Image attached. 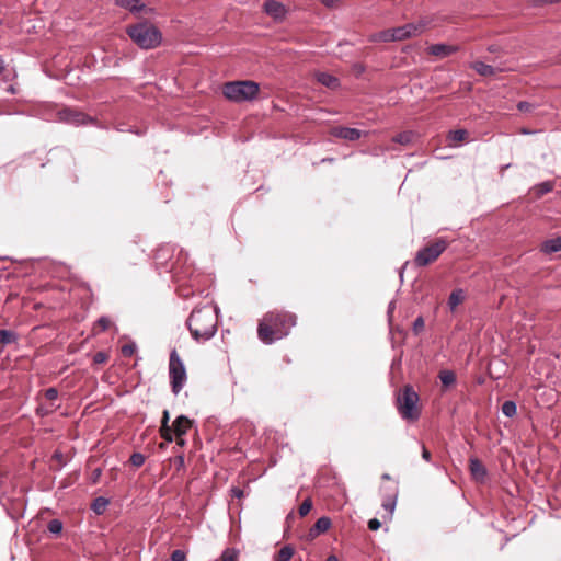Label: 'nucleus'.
Returning a JSON list of instances; mask_svg holds the SVG:
<instances>
[{
    "label": "nucleus",
    "mask_w": 561,
    "mask_h": 561,
    "mask_svg": "<svg viewBox=\"0 0 561 561\" xmlns=\"http://www.w3.org/2000/svg\"><path fill=\"white\" fill-rule=\"evenodd\" d=\"M561 0H534L535 5L560 3Z\"/></svg>",
    "instance_id": "obj_46"
},
{
    "label": "nucleus",
    "mask_w": 561,
    "mask_h": 561,
    "mask_svg": "<svg viewBox=\"0 0 561 561\" xmlns=\"http://www.w3.org/2000/svg\"><path fill=\"white\" fill-rule=\"evenodd\" d=\"M438 377L444 387H450L456 382V375L451 370H442Z\"/></svg>",
    "instance_id": "obj_27"
},
{
    "label": "nucleus",
    "mask_w": 561,
    "mask_h": 561,
    "mask_svg": "<svg viewBox=\"0 0 561 561\" xmlns=\"http://www.w3.org/2000/svg\"><path fill=\"white\" fill-rule=\"evenodd\" d=\"M18 341V334L11 330H0V344L9 345Z\"/></svg>",
    "instance_id": "obj_24"
},
{
    "label": "nucleus",
    "mask_w": 561,
    "mask_h": 561,
    "mask_svg": "<svg viewBox=\"0 0 561 561\" xmlns=\"http://www.w3.org/2000/svg\"><path fill=\"white\" fill-rule=\"evenodd\" d=\"M232 491H233V494H234L237 497H241V496H242V494H243V492H242L241 490H239V489H233Z\"/></svg>",
    "instance_id": "obj_50"
},
{
    "label": "nucleus",
    "mask_w": 561,
    "mask_h": 561,
    "mask_svg": "<svg viewBox=\"0 0 561 561\" xmlns=\"http://www.w3.org/2000/svg\"><path fill=\"white\" fill-rule=\"evenodd\" d=\"M425 327V322H424V319L422 317H417L414 322H413V332L415 334H419L420 332L423 331Z\"/></svg>",
    "instance_id": "obj_38"
},
{
    "label": "nucleus",
    "mask_w": 561,
    "mask_h": 561,
    "mask_svg": "<svg viewBox=\"0 0 561 561\" xmlns=\"http://www.w3.org/2000/svg\"><path fill=\"white\" fill-rule=\"evenodd\" d=\"M296 324V316L283 311L267 312L259 323L257 335L265 344L283 339Z\"/></svg>",
    "instance_id": "obj_1"
},
{
    "label": "nucleus",
    "mask_w": 561,
    "mask_h": 561,
    "mask_svg": "<svg viewBox=\"0 0 561 561\" xmlns=\"http://www.w3.org/2000/svg\"><path fill=\"white\" fill-rule=\"evenodd\" d=\"M169 419H170L169 411L164 410L162 420H161V426L164 427V431L167 430V426H169Z\"/></svg>",
    "instance_id": "obj_45"
},
{
    "label": "nucleus",
    "mask_w": 561,
    "mask_h": 561,
    "mask_svg": "<svg viewBox=\"0 0 561 561\" xmlns=\"http://www.w3.org/2000/svg\"><path fill=\"white\" fill-rule=\"evenodd\" d=\"M172 433H174L172 426H167L165 431L163 426L160 427V435L168 443H171L173 440Z\"/></svg>",
    "instance_id": "obj_37"
},
{
    "label": "nucleus",
    "mask_w": 561,
    "mask_h": 561,
    "mask_svg": "<svg viewBox=\"0 0 561 561\" xmlns=\"http://www.w3.org/2000/svg\"><path fill=\"white\" fill-rule=\"evenodd\" d=\"M237 554V550L228 548L222 552L221 561H236Z\"/></svg>",
    "instance_id": "obj_35"
},
{
    "label": "nucleus",
    "mask_w": 561,
    "mask_h": 561,
    "mask_svg": "<svg viewBox=\"0 0 561 561\" xmlns=\"http://www.w3.org/2000/svg\"><path fill=\"white\" fill-rule=\"evenodd\" d=\"M415 137V134L413 131H403L398 135H396L392 138V141L400 144V145H409L413 141V138Z\"/></svg>",
    "instance_id": "obj_26"
},
{
    "label": "nucleus",
    "mask_w": 561,
    "mask_h": 561,
    "mask_svg": "<svg viewBox=\"0 0 561 561\" xmlns=\"http://www.w3.org/2000/svg\"><path fill=\"white\" fill-rule=\"evenodd\" d=\"M467 137H468L467 130L456 129V130H450L448 133L447 139H448L450 146H458L462 141H465L467 139Z\"/></svg>",
    "instance_id": "obj_21"
},
{
    "label": "nucleus",
    "mask_w": 561,
    "mask_h": 561,
    "mask_svg": "<svg viewBox=\"0 0 561 561\" xmlns=\"http://www.w3.org/2000/svg\"><path fill=\"white\" fill-rule=\"evenodd\" d=\"M215 333H216V328L213 325V331H211L213 336L215 335Z\"/></svg>",
    "instance_id": "obj_56"
},
{
    "label": "nucleus",
    "mask_w": 561,
    "mask_h": 561,
    "mask_svg": "<svg viewBox=\"0 0 561 561\" xmlns=\"http://www.w3.org/2000/svg\"><path fill=\"white\" fill-rule=\"evenodd\" d=\"M393 308H394V302L392 301V302L389 304V308H388V313L389 314L392 312Z\"/></svg>",
    "instance_id": "obj_51"
},
{
    "label": "nucleus",
    "mask_w": 561,
    "mask_h": 561,
    "mask_svg": "<svg viewBox=\"0 0 561 561\" xmlns=\"http://www.w3.org/2000/svg\"><path fill=\"white\" fill-rule=\"evenodd\" d=\"M64 525L60 519L54 518L48 522L47 529L53 535H59L62 531Z\"/></svg>",
    "instance_id": "obj_32"
},
{
    "label": "nucleus",
    "mask_w": 561,
    "mask_h": 561,
    "mask_svg": "<svg viewBox=\"0 0 561 561\" xmlns=\"http://www.w3.org/2000/svg\"><path fill=\"white\" fill-rule=\"evenodd\" d=\"M169 378L171 391L178 396L186 383L187 375L185 365L175 348L170 353Z\"/></svg>",
    "instance_id": "obj_5"
},
{
    "label": "nucleus",
    "mask_w": 561,
    "mask_h": 561,
    "mask_svg": "<svg viewBox=\"0 0 561 561\" xmlns=\"http://www.w3.org/2000/svg\"><path fill=\"white\" fill-rule=\"evenodd\" d=\"M469 470L472 478L478 482H483L486 478V468L478 458H470Z\"/></svg>",
    "instance_id": "obj_14"
},
{
    "label": "nucleus",
    "mask_w": 561,
    "mask_h": 561,
    "mask_svg": "<svg viewBox=\"0 0 561 561\" xmlns=\"http://www.w3.org/2000/svg\"><path fill=\"white\" fill-rule=\"evenodd\" d=\"M381 523L377 518H373L368 522V528L373 531H376L380 528Z\"/></svg>",
    "instance_id": "obj_44"
},
{
    "label": "nucleus",
    "mask_w": 561,
    "mask_h": 561,
    "mask_svg": "<svg viewBox=\"0 0 561 561\" xmlns=\"http://www.w3.org/2000/svg\"><path fill=\"white\" fill-rule=\"evenodd\" d=\"M312 508V502L309 499H306L299 506L300 516H306L310 510Z\"/></svg>",
    "instance_id": "obj_36"
},
{
    "label": "nucleus",
    "mask_w": 561,
    "mask_h": 561,
    "mask_svg": "<svg viewBox=\"0 0 561 561\" xmlns=\"http://www.w3.org/2000/svg\"><path fill=\"white\" fill-rule=\"evenodd\" d=\"M294 556V549L290 546H284L277 556L278 561H289Z\"/></svg>",
    "instance_id": "obj_33"
},
{
    "label": "nucleus",
    "mask_w": 561,
    "mask_h": 561,
    "mask_svg": "<svg viewBox=\"0 0 561 561\" xmlns=\"http://www.w3.org/2000/svg\"><path fill=\"white\" fill-rule=\"evenodd\" d=\"M331 519L327 516L320 517L316 524L309 529L308 537L314 539L320 534L328 531L331 527Z\"/></svg>",
    "instance_id": "obj_15"
},
{
    "label": "nucleus",
    "mask_w": 561,
    "mask_h": 561,
    "mask_svg": "<svg viewBox=\"0 0 561 561\" xmlns=\"http://www.w3.org/2000/svg\"><path fill=\"white\" fill-rule=\"evenodd\" d=\"M470 67L483 77H490L496 73V69L493 66L482 61H474L470 65Z\"/></svg>",
    "instance_id": "obj_19"
},
{
    "label": "nucleus",
    "mask_w": 561,
    "mask_h": 561,
    "mask_svg": "<svg viewBox=\"0 0 561 561\" xmlns=\"http://www.w3.org/2000/svg\"><path fill=\"white\" fill-rule=\"evenodd\" d=\"M111 325H112V321H111V319H110L108 317H106V316H103V317H101V318L96 321V323H95V325H94L93 330H94V332H95V333H100V332H104V331H106L107 329H110V328H111Z\"/></svg>",
    "instance_id": "obj_29"
},
{
    "label": "nucleus",
    "mask_w": 561,
    "mask_h": 561,
    "mask_svg": "<svg viewBox=\"0 0 561 561\" xmlns=\"http://www.w3.org/2000/svg\"><path fill=\"white\" fill-rule=\"evenodd\" d=\"M145 460L146 458L141 453H133L129 458L130 463L137 468L141 467L145 463Z\"/></svg>",
    "instance_id": "obj_34"
},
{
    "label": "nucleus",
    "mask_w": 561,
    "mask_h": 561,
    "mask_svg": "<svg viewBox=\"0 0 561 561\" xmlns=\"http://www.w3.org/2000/svg\"><path fill=\"white\" fill-rule=\"evenodd\" d=\"M466 293L461 288L454 289L448 297V308L450 311H455L456 308L465 301Z\"/></svg>",
    "instance_id": "obj_17"
},
{
    "label": "nucleus",
    "mask_w": 561,
    "mask_h": 561,
    "mask_svg": "<svg viewBox=\"0 0 561 561\" xmlns=\"http://www.w3.org/2000/svg\"><path fill=\"white\" fill-rule=\"evenodd\" d=\"M58 117L61 122L77 126L85 125L92 121L87 114L70 107L60 110Z\"/></svg>",
    "instance_id": "obj_9"
},
{
    "label": "nucleus",
    "mask_w": 561,
    "mask_h": 561,
    "mask_svg": "<svg viewBox=\"0 0 561 561\" xmlns=\"http://www.w3.org/2000/svg\"><path fill=\"white\" fill-rule=\"evenodd\" d=\"M396 504H397V494L396 493L387 496L382 501V507L389 513V515L393 514Z\"/></svg>",
    "instance_id": "obj_31"
},
{
    "label": "nucleus",
    "mask_w": 561,
    "mask_h": 561,
    "mask_svg": "<svg viewBox=\"0 0 561 561\" xmlns=\"http://www.w3.org/2000/svg\"><path fill=\"white\" fill-rule=\"evenodd\" d=\"M136 351V346L134 344H126L122 347V354L124 356H131Z\"/></svg>",
    "instance_id": "obj_42"
},
{
    "label": "nucleus",
    "mask_w": 561,
    "mask_h": 561,
    "mask_svg": "<svg viewBox=\"0 0 561 561\" xmlns=\"http://www.w3.org/2000/svg\"><path fill=\"white\" fill-rule=\"evenodd\" d=\"M422 458L426 461L431 460V453L426 449L424 445H422Z\"/></svg>",
    "instance_id": "obj_47"
},
{
    "label": "nucleus",
    "mask_w": 561,
    "mask_h": 561,
    "mask_svg": "<svg viewBox=\"0 0 561 561\" xmlns=\"http://www.w3.org/2000/svg\"><path fill=\"white\" fill-rule=\"evenodd\" d=\"M331 135L344 140L355 141L363 136V131L357 128L337 126L331 129Z\"/></svg>",
    "instance_id": "obj_12"
},
{
    "label": "nucleus",
    "mask_w": 561,
    "mask_h": 561,
    "mask_svg": "<svg viewBox=\"0 0 561 561\" xmlns=\"http://www.w3.org/2000/svg\"><path fill=\"white\" fill-rule=\"evenodd\" d=\"M107 355L104 352H98L93 356V362L95 364H103L107 360Z\"/></svg>",
    "instance_id": "obj_41"
},
{
    "label": "nucleus",
    "mask_w": 561,
    "mask_h": 561,
    "mask_svg": "<svg viewBox=\"0 0 561 561\" xmlns=\"http://www.w3.org/2000/svg\"><path fill=\"white\" fill-rule=\"evenodd\" d=\"M370 41L371 42H383V43L394 42L393 31H392V28H390V30H385V31L374 33L370 36Z\"/></svg>",
    "instance_id": "obj_23"
},
{
    "label": "nucleus",
    "mask_w": 561,
    "mask_h": 561,
    "mask_svg": "<svg viewBox=\"0 0 561 561\" xmlns=\"http://www.w3.org/2000/svg\"><path fill=\"white\" fill-rule=\"evenodd\" d=\"M62 455L58 451L54 454V458L61 459Z\"/></svg>",
    "instance_id": "obj_54"
},
{
    "label": "nucleus",
    "mask_w": 561,
    "mask_h": 561,
    "mask_svg": "<svg viewBox=\"0 0 561 561\" xmlns=\"http://www.w3.org/2000/svg\"><path fill=\"white\" fill-rule=\"evenodd\" d=\"M101 476V469H95L93 471V482H96L98 478Z\"/></svg>",
    "instance_id": "obj_48"
},
{
    "label": "nucleus",
    "mask_w": 561,
    "mask_h": 561,
    "mask_svg": "<svg viewBox=\"0 0 561 561\" xmlns=\"http://www.w3.org/2000/svg\"><path fill=\"white\" fill-rule=\"evenodd\" d=\"M381 478L385 479V480H389L390 476L388 473H383Z\"/></svg>",
    "instance_id": "obj_55"
},
{
    "label": "nucleus",
    "mask_w": 561,
    "mask_h": 561,
    "mask_svg": "<svg viewBox=\"0 0 561 561\" xmlns=\"http://www.w3.org/2000/svg\"><path fill=\"white\" fill-rule=\"evenodd\" d=\"M107 505H108V500L105 497L99 496L93 501L91 508L93 510L94 513L100 515V514L104 513Z\"/></svg>",
    "instance_id": "obj_28"
},
{
    "label": "nucleus",
    "mask_w": 561,
    "mask_h": 561,
    "mask_svg": "<svg viewBox=\"0 0 561 561\" xmlns=\"http://www.w3.org/2000/svg\"><path fill=\"white\" fill-rule=\"evenodd\" d=\"M264 12L275 21H283L288 12L287 8L276 0H266L263 5Z\"/></svg>",
    "instance_id": "obj_11"
},
{
    "label": "nucleus",
    "mask_w": 561,
    "mask_h": 561,
    "mask_svg": "<svg viewBox=\"0 0 561 561\" xmlns=\"http://www.w3.org/2000/svg\"><path fill=\"white\" fill-rule=\"evenodd\" d=\"M171 561H186V553L181 549H176L171 553Z\"/></svg>",
    "instance_id": "obj_39"
},
{
    "label": "nucleus",
    "mask_w": 561,
    "mask_h": 561,
    "mask_svg": "<svg viewBox=\"0 0 561 561\" xmlns=\"http://www.w3.org/2000/svg\"><path fill=\"white\" fill-rule=\"evenodd\" d=\"M419 394L411 386H404L401 393L398 396L397 403L398 410L402 419L415 421L420 416L417 408Z\"/></svg>",
    "instance_id": "obj_6"
},
{
    "label": "nucleus",
    "mask_w": 561,
    "mask_h": 561,
    "mask_svg": "<svg viewBox=\"0 0 561 561\" xmlns=\"http://www.w3.org/2000/svg\"><path fill=\"white\" fill-rule=\"evenodd\" d=\"M174 252L173 247L167 244L160 247L154 254V260L157 264L162 265L168 272H172L175 275L179 274V265L183 262V264L187 261V254L182 250L179 251L178 257L175 262H168L169 256Z\"/></svg>",
    "instance_id": "obj_7"
},
{
    "label": "nucleus",
    "mask_w": 561,
    "mask_h": 561,
    "mask_svg": "<svg viewBox=\"0 0 561 561\" xmlns=\"http://www.w3.org/2000/svg\"><path fill=\"white\" fill-rule=\"evenodd\" d=\"M260 92V85L252 80L230 81L222 85V94L236 103L251 102Z\"/></svg>",
    "instance_id": "obj_3"
},
{
    "label": "nucleus",
    "mask_w": 561,
    "mask_h": 561,
    "mask_svg": "<svg viewBox=\"0 0 561 561\" xmlns=\"http://www.w3.org/2000/svg\"><path fill=\"white\" fill-rule=\"evenodd\" d=\"M517 412L516 403L507 400L502 404V413L507 417H513Z\"/></svg>",
    "instance_id": "obj_30"
},
{
    "label": "nucleus",
    "mask_w": 561,
    "mask_h": 561,
    "mask_svg": "<svg viewBox=\"0 0 561 561\" xmlns=\"http://www.w3.org/2000/svg\"><path fill=\"white\" fill-rule=\"evenodd\" d=\"M187 327L197 342H206L210 339V310L207 306L195 308L188 319Z\"/></svg>",
    "instance_id": "obj_4"
},
{
    "label": "nucleus",
    "mask_w": 561,
    "mask_h": 561,
    "mask_svg": "<svg viewBox=\"0 0 561 561\" xmlns=\"http://www.w3.org/2000/svg\"><path fill=\"white\" fill-rule=\"evenodd\" d=\"M114 2L131 13H138L145 9V4L140 0H114Z\"/></svg>",
    "instance_id": "obj_18"
},
{
    "label": "nucleus",
    "mask_w": 561,
    "mask_h": 561,
    "mask_svg": "<svg viewBox=\"0 0 561 561\" xmlns=\"http://www.w3.org/2000/svg\"><path fill=\"white\" fill-rule=\"evenodd\" d=\"M317 80L321 84H323L328 88H331V89H334L339 85L337 79L334 76L327 73V72H319L317 75Z\"/></svg>",
    "instance_id": "obj_22"
},
{
    "label": "nucleus",
    "mask_w": 561,
    "mask_h": 561,
    "mask_svg": "<svg viewBox=\"0 0 561 561\" xmlns=\"http://www.w3.org/2000/svg\"><path fill=\"white\" fill-rule=\"evenodd\" d=\"M127 34L141 49H152L160 45L162 34L154 25L140 22L127 27Z\"/></svg>",
    "instance_id": "obj_2"
},
{
    "label": "nucleus",
    "mask_w": 561,
    "mask_h": 561,
    "mask_svg": "<svg viewBox=\"0 0 561 561\" xmlns=\"http://www.w3.org/2000/svg\"><path fill=\"white\" fill-rule=\"evenodd\" d=\"M45 398L47 400L54 401L58 398V390L56 388H48L45 390Z\"/></svg>",
    "instance_id": "obj_40"
},
{
    "label": "nucleus",
    "mask_w": 561,
    "mask_h": 561,
    "mask_svg": "<svg viewBox=\"0 0 561 561\" xmlns=\"http://www.w3.org/2000/svg\"><path fill=\"white\" fill-rule=\"evenodd\" d=\"M325 561H339L337 558L335 556H330L327 558Z\"/></svg>",
    "instance_id": "obj_53"
},
{
    "label": "nucleus",
    "mask_w": 561,
    "mask_h": 561,
    "mask_svg": "<svg viewBox=\"0 0 561 561\" xmlns=\"http://www.w3.org/2000/svg\"><path fill=\"white\" fill-rule=\"evenodd\" d=\"M541 251L546 254H551L561 251V237L546 240L541 244Z\"/></svg>",
    "instance_id": "obj_20"
},
{
    "label": "nucleus",
    "mask_w": 561,
    "mask_h": 561,
    "mask_svg": "<svg viewBox=\"0 0 561 561\" xmlns=\"http://www.w3.org/2000/svg\"><path fill=\"white\" fill-rule=\"evenodd\" d=\"M213 309H214V311H215V312H216V314H217V313H218V309H217V307L213 306Z\"/></svg>",
    "instance_id": "obj_57"
},
{
    "label": "nucleus",
    "mask_w": 561,
    "mask_h": 561,
    "mask_svg": "<svg viewBox=\"0 0 561 561\" xmlns=\"http://www.w3.org/2000/svg\"><path fill=\"white\" fill-rule=\"evenodd\" d=\"M534 107V105L529 102H526V101H520L518 102L517 104V108L520 111V112H529L531 111Z\"/></svg>",
    "instance_id": "obj_43"
},
{
    "label": "nucleus",
    "mask_w": 561,
    "mask_h": 561,
    "mask_svg": "<svg viewBox=\"0 0 561 561\" xmlns=\"http://www.w3.org/2000/svg\"><path fill=\"white\" fill-rule=\"evenodd\" d=\"M553 190V182L546 181L542 183H539L533 187V191L537 197H541L545 194L551 192Z\"/></svg>",
    "instance_id": "obj_25"
},
{
    "label": "nucleus",
    "mask_w": 561,
    "mask_h": 561,
    "mask_svg": "<svg viewBox=\"0 0 561 561\" xmlns=\"http://www.w3.org/2000/svg\"><path fill=\"white\" fill-rule=\"evenodd\" d=\"M393 37L396 41H403L411 36L421 34L424 31V24L422 23H408L402 26L392 28Z\"/></svg>",
    "instance_id": "obj_10"
},
{
    "label": "nucleus",
    "mask_w": 561,
    "mask_h": 561,
    "mask_svg": "<svg viewBox=\"0 0 561 561\" xmlns=\"http://www.w3.org/2000/svg\"><path fill=\"white\" fill-rule=\"evenodd\" d=\"M337 0H323L327 7H332Z\"/></svg>",
    "instance_id": "obj_49"
},
{
    "label": "nucleus",
    "mask_w": 561,
    "mask_h": 561,
    "mask_svg": "<svg viewBox=\"0 0 561 561\" xmlns=\"http://www.w3.org/2000/svg\"><path fill=\"white\" fill-rule=\"evenodd\" d=\"M457 50V46L446 44H434L428 48L430 54L436 57H447Z\"/></svg>",
    "instance_id": "obj_16"
},
{
    "label": "nucleus",
    "mask_w": 561,
    "mask_h": 561,
    "mask_svg": "<svg viewBox=\"0 0 561 561\" xmlns=\"http://www.w3.org/2000/svg\"><path fill=\"white\" fill-rule=\"evenodd\" d=\"M190 427H191V421L186 416L180 415L175 419V421L172 425V428H173L174 434L178 437V444H180V445L184 444V440L182 439V435H184Z\"/></svg>",
    "instance_id": "obj_13"
},
{
    "label": "nucleus",
    "mask_w": 561,
    "mask_h": 561,
    "mask_svg": "<svg viewBox=\"0 0 561 561\" xmlns=\"http://www.w3.org/2000/svg\"><path fill=\"white\" fill-rule=\"evenodd\" d=\"M447 241L445 239H438L434 243H431L423 249L419 250L415 256V263L417 266H426L438 259V256L446 250Z\"/></svg>",
    "instance_id": "obj_8"
},
{
    "label": "nucleus",
    "mask_w": 561,
    "mask_h": 561,
    "mask_svg": "<svg viewBox=\"0 0 561 561\" xmlns=\"http://www.w3.org/2000/svg\"><path fill=\"white\" fill-rule=\"evenodd\" d=\"M4 70V62L2 58L0 57V73Z\"/></svg>",
    "instance_id": "obj_52"
}]
</instances>
